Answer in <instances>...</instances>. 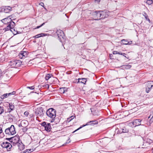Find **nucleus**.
Returning <instances> with one entry per match:
<instances>
[{"label":"nucleus","instance_id":"nucleus-14","mask_svg":"<svg viewBox=\"0 0 153 153\" xmlns=\"http://www.w3.org/2000/svg\"><path fill=\"white\" fill-rule=\"evenodd\" d=\"M28 122L26 120H23L21 123L19 125V126H20V125L23 127L25 128L28 125Z\"/></svg>","mask_w":153,"mask_h":153},{"label":"nucleus","instance_id":"nucleus-54","mask_svg":"<svg viewBox=\"0 0 153 153\" xmlns=\"http://www.w3.org/2000/svg\"><path fill=\"white\" fill-rule=\"evenodd\" d=\"M152 149H153V148Z\"/></svg>","mask_w":153,"mask_h":153},{"label":"nucleus","instance_id":"nucleus-48","mask_svg":"<svg viewBox=\"0 0 153 153\" xmlns=\"http://www.w3.org/2000/svg\"><path fill=\"white\" fill-rule=\"evenodd\" d=\"M111 55H112V54H110V58L111 59Z\"/></svg>","mask_w":153,"mask_h":153},{"label":"nucleus","instance_id":"nucleus-20","mask_svg":"<svg viewBox=\"0 0 153 153\" xmlns=\"http://www.w3.org/2000/svg\"><path fill=\"white\" fill-rule=\"evenodd\" d=\"M122 67L124 69H128L131 68V66L130 65L128 64L126 65H123L122 66Z\"/></svg>","mask_w":153,"mask_h":153},{"label":"nucleus","instance_id":"nucleus-27","mask_svg":"<svg viewBox=\"0 0 153 153\" xmlns=\"http://www.w3.org/2000/svg\"><path fill=\"white\" fill-rule=\"evenodd\" d=\"M14 106L12 104H9V108L11 111L13 110L14 108Z\"/></svg>","mask_w":153,"mask_h":153},{"label":"nucleus","instance_id":"nucleus-15","mask_svg":"<svg viewBox=\"0 0 153 153\" xmlns=\"http://www.w3.org/2000/svg\"><path fill=\"white\" fill-rule=\"evenodd\" d=\"M101 19H104L108 16V12L100 11Z\"/></svg>","mask_w":153,"mask_h":153},{"label":"nucleus","instance_id":"nucleus-13","mask_svg":"<svg viewBox=\"0 0 153 153\" xmlns=\"http://www.w3.org/2000/svg\"><path fill=\"white\" fill-rule=\"evenodd\" d=\"M142 120L140 119H136L132 122V123L133 125L136 126L141 125V122Z\"/></svg>","mask_w":153,"mask_h":153},{"label":"nucleus","instance_id":"nucleus-41","mask_svg":"<svg viewBox=\"0 0 153 153\" xmlns=\"http://www.w3.org/2000/svg\"><path fill=\"white\" fill-rule=\"evenodd\" d=\"M12 29H13V33L14 34H16V33H16V31H15V29L14 28V27H13Z\"/></svg>","mask_w":153,"mask_h":153},{"label":"nucleus","instance_id":"nucleus-42","mask_svg":"<svg viewBox=\"0 0 153 153\" xmlns=\"http://www.w3.org/2000/svg\"><path fill=\"white\" fill-rule=\"evenodd\" d=\"M94 0V1L95 2H96L97 3H99L100 1V0Z\"/></svg>","mask_w":153,"mask_h":153},{"label":"nucleus","instance_id":"nucleus-44","mask_svg":"<svg viewBox=\"0 0 153 153\" xmlns=\"http://www.w3.org/2000/svg\"><path fill=\"white\" fill-rule=\"evenodd\" d=\"M122 55L123 56L125 57L126 58H127V59H128V58H129L128 56H126V55Z\"/></svg>","mask_w":153,"mask_h":153},{"label":"nucleus","instance_id":"nucleus-25","mask_svg":"<svg viewBox=\"0 0 153 153\" xmlns=\"http://www.w3.org/2000/svg\"><path fill=\"white\" fill-rule=\"evenodd\" d=\"M122 42L124 45H128L129 44V42L127 41H126L125 39H123L121 41Z\"/></svg>","mask_w":153,"mask_h":153},{"label":"nucleus","instance_id":"nucleus-19","mask_svg":"<svg viewBox=\"0 0 153 153\" xmlns=\"http://www.w3.org/2000/svg\"><path fill=\"white\" fill-rule=\"evenodd\" d=\"M45 130L47 131H50L51 129V124L50 123L47 124V125L45 126Z\"/></svg>","mask_w":153,"mask_h":153},{"label":"nucleus","instance_id":"nucleus-51","mask_svg":"<svg viewBox=\"0 0 153 153\" xmlns=\"http://www.w3.org/2000/svg\"><path fill=\"white\" fill-rule=\"evenodd\" d=\"M1 70L0 69V74H1Z\"/></svg>","mask_w":153,"mask_h":153},{"label":"nucleus","instance_id":"nucleus-8","mask_svg":"<svg viewBox=\"0 0 153 153\" xmlns=\"http://www.w3.org/2000/svg\"><path fill=\"white\" fill-rule=\"evenodd\" d=\"M1 146L3 148H5L7 151L10 150L12 148V145L8 142H4L1 144Z\"/></svg>","mask_w":153,"mask_h":153},{"label":"nucleus","instance_id":"nucleus-12","mask_svg":"<svg viewBox=\"0 0 153 153\" xmlns=\"http://www.w3.org/2000/svg\"><path fill=\"white\" fill-rule=\"evenodd\" d=\"M89 123H91L90 124L91 125L94 126L95 125H96L98 124V122L96 120H93V121H89V122L87 123V124L86 125H83L82 126H80L77 129L75 130L74 132H75L77 130H78L79 129H80L82 128V127H84L86 125H88L89 124Z\"/></svg>","mask_w":153,"mask_h":153},{"label":"nucleus","instance_id":"nucleus-2","mask_svg":"<svg viewBox=\"0 0 153 153\" xmlns=\"http://www.w3.org/2000/svg\"><path fill=\"white\" fill-rule=\"evenodd\" d=\"M5 133L6 134L8 135H13L15 134L16 132L14 126L12 125L10 127L6 128L5 130Z\"/></svg>","mask_w":153,"mask_h":153},{"label":"nucleus","instance_id":"nucleus-11","mask_svg":"<svg viewBox=\"0 0 153 153\" xmlns=\"http://www.w3.org/2000/svg\"><path fill=\"white\" fill-rule=\"evenodd\" d=\"M100 11L97 12L95 11L93 13V15L94 18V19L98 20L101 19Z\"/></svg>","mask_w":153,"mask_h":153},{"label":"nucleus","instance_id":"nucleus-50","mask_svg":"<svg viewBox=\"0 0 153 153\" xmlns=\"http://www.w3.org/2000/svg\"><path fill=\"white\" fill-rule=\"evenodd\" d=\"M151 117V114H150V115L148 117V118H149L150 117Z\"/></svg>","mask_w":153,"mask_h":153},{"label":"nucleus","instance_id":"nucleus-37","mask_svg":"<svg viewBox=\"0 0 153 153\" xmlns=\"http://www.w3.org/2000/svg\"><path fill=\"white\" fill-rule=\"evenodd\" d=\"M24 114L25 116H27L29 114V112L27 111H25L24 112Z\"/></svg>","mask_w":153,"mask_h":153},{"label":"nucleus","instance_id":"nucleus-31","mask_svg":"<svg viewBox=\"0 0 153 153\" xmlns=\"http://www.w3.org/2000/svg\"><path fill=\"white\" fill-rule=\"evenodd\" d=\"M153 117V115L152 116V117H151V119L150 120L149 123V125H150V124L152 123L153 121V119H152Z\"/></svg>","mask_w":153,"mask_h":153},{"label":"nucleus","instance_id":"nucleus-33","mask_svg":"<svg viewBox=\"0 0 153 153\" xmlns=\"http://www.w3.org/2000/svg\"><path fill=\"white\" fill-rule=\"evenodd\" d=\"M31 149H27L25 150V152L26 153H29V152H32V151H31Z\"/></svg>","mask_w":153,"mask_h":153},{"label":"nucleus","instance_id":"nucleus-40","mask_svg":"<svg viewBox=\"0 0 153 153\" xmlns=\"http://www.w3.org/2000/svg\"><path fill=\"white\" fill-rule=\"evenodd\" d=\"M113 53L114 54H118V52L117 51H113Z\"/></svg>","mask_w":153,"mask_h":153},{"label":"nucleus","instance_id":"nucleus-29","mask_svg":"<svg viewBox=\"0 0 153 153\" xmlns=\"http://www.w3.org/2000/svg\"><path fill=\"white\" fill-rule=\"evenodd\" d=\"M4 112L3 108L0 106V114H1Z\"/></svg>","mask_w":153,"mask_h":153},{"label":"nucleus","instance_id":"nucleus-35","mask_svg":"<svg viewBox=\"0 0 153 153\" xmlns=\"http://www.w3.org/2000/svg\"><path fill=\"white\" fill-rule=\"evenodd\" d=\"M27 88H29L30 89L33 90L34 88V86H33L31 87H27Z\"/></svg>","mask_w":153,"mask_h":153},{"label":"nucleus","instance_id":"nucleus-23","mask_svg":"<svg viewBox=\"0 0 153 153\" xmlns=\"http://www.w3.org/2000/svg\"><path fill=\"white\" fill-rule=\"evenodd\" d=\"M45 36V34L44 33H40L38 34H37L34 36H33V37L35 38H39L41 37H42Z\"/></svg>","mask_w":153,"mask_h":153},{"label":"nucleus","instance_id":"nucleus-34","mask_svg":"<svg viewBox=\"0 0 153 153\" xmlns=\"http://www.w3.org/2000/svg\"><path fill=\"white\" fill-rule=\"evenodd\" d=\"M2 97H3V99L7 98L8 97V96L7 95V94H3V96H2Z\"/></svg>","mask_w":153,"mask_h":153},{"label":"nucleus","instance_id":"nucleus-16","mask_svg":"<svg viewBox=\"0 0 153 153\" xmlns=\"http://www.w3.org/2000/svg\"><path fill=\"white\" fill-rule=\"evenodd\" d=\"M3 11H4L5 13H8L12 10V7L10 6H5L2 9Z\"/></svg>","mask_w":153,"mask_h":153},{"label":"nucleus","instance_id":"nucleus-9","mask_svg":"<svg viewBox=\"0 0 153 153\" xmlns=\"http://www.w3.org/2000/svg\"><path fill=\"white\" fill-rule=\"evenodd\" d=\"M15 25L16 24L14 22H12V23H10V24L8 25L7 27L5 28L4 29L5 30V31L10 30L12 32H13V29H12V28L14 27Z\"/></svg>","mask_w":153,"mask_h":153},{"label":"nucleus","instance_id":"nucleus-46","mask_svg":"<svg viewBox=\"0 0 153 153\" xmlns=\"http://www.w3.org/2000/svg\"><path fill=\"white\" fill-rule=\"evenodd\" d=\"M40 4L41 6H42L44 4V3L42 2H41L40 3Z\"/></svg>","mask_w":153,"mask_h":153},{"label":"nucleus","instance_id":"nucleus-18","mask_svg":"<svg viewBox=\"0 0 153 153\" xmlns=\"http://www.w3.org/2000/svg\"><path fill=\"white\" fill-rule=\"evenodd\" d=\"M27 55V53L25 51H21L19 55V57L21 59L23 57H26Z\"/></svg>","mask_w":153,"mask_h":153},{"label":"nucleus","instance_id":"nucleus-43","mask_svg":"<svg viewBox=\"0 0 153 153\" xmlns=\"http://www.w3.org/2000/svg\"><path fill=\"white\" fill-rule=\"evenodd\" d=\"M2 128L0 127V134L2 133Z\"/></svg>","mask_w":153,"mask_h":153},{"label":"nucleus","instance_id":"nucleus-22","mask_svg":"<svg viewBox=\"0 0 153 153\" xmlns=\"http://www.w3.org/2000/svg\"><path fill=\"white\" fill-rule=\"evenodd\" d=\"M91 110L92 114L93 115H98L97 113V111L94 110V109L93 108H91Z\"/></svg>","mask_w":153,"mask_h":153},{"label":"nucleus","instance_id":"nucleus-49","mask_svg":"<svg viewBox=\"0 0 153 153\" xmlns=\"http://www.w3.org/2000/svg\"><path fill=\"white\" fill-rule=\"evenodd\" d=\"M147 20H148L149 21H150V20L149 19V18H147V19H146Z\"/></svg>","mask_w":153,"mask_h":153},{"label":"nucleus","instance_id":"nucleus-10","mask_svg":"<svg viewBox=\"0 0 153 153\" xmlns=\"http://www.w3.org/2000/svg\"><path fill=\"white\" fill-rule=\"evenodd\" d=\"M153 86V82L152 81H149L147 82L146 85V92L148 93L150 91L151 89H152Z\"/></svg>","mask_w":153,"mask_h":153},{"label":"nucleus","instance_id":"nucleus-17","mask_svg":"<svg viewBox=\"0 0 153 153\" xmlns=\"http://www.w3.org/2000/svg\"><path fill=\"white\" fill-rule=\"evenodd\" d=\"M17 145L19 147V149L20 150L22 151L25 148V146L22 143V141H20V142L18 143Z\"/></svg>","mask_w":153,"mask_h":153},{"label":"nucleus","instance_id":"nucleus-30","mask_svg":"<svg viewBox=\"0 0 153 153\" xmlns=\"http://www.w3.org/2000/svg\"><path fill=\"white\" fill-rule=\"evenodd\" d=\"M143 15L145 17L146 19H147V18L148 17V16L147 14L144 12L143 13Z\"/></svg>","mask_w":153,"mask_h":153},{"label":"nucleus","instance_id":"nucleus-47","mask_svg":"<svg viewBox=\"0 0 153 153\" xmlns=\"http://www.w3.org/2000/svg\"><path fill=\"white\" fill-rule=\"evenodd\" d=\"M126 132V131H124V129H123V132Z\"/></svg>","mask_w":153,"mask_h":153},{"label":"nucleus","instance_id":"nucleus-6","mask_svg":"<svg viewBox=\"0 0 153 153\" xmlns=\"http://www.w3.org/2000/svg\"><path fill=\"white\" fill-rule=\"evenodd\" d=\"M45 113V111L42 108H39L36 110L35 112V114L36 116H39L41 117L43 116Z\"/></svg>","mask_w":153,"mask_h":153},{"label":"nucleus","instance_id":"nucleus-53","mask_svg":"<svg viewBox=\"0 0 153 153\" xmlns=\"http://www.w3.org/2000/svg\"><path fill=\"white\" fill-rule=\"evenodd\" d=\"M23 153H26V152H23Z\"/></svg>","mask_w":153,"mask_h":153},{"label":"nucleus","instance_id":"nucleus-38","mask_svg":"<svg viewBox=\"0 0 153 153\" xmlns=\"http://www.w3.org/2000/svg\"><path fill=\"white\" fill-rule=\"evenodd\" d=\"M45 24V23H43L41 25L39 26H38L36 27V28L38 29L40 28V27H41L43 25H44Z\"/></svg>","mask_w":153,"mask_h":153},{"label":"nucleus","instance_id":"nucleus-1","mask_svg":"<svg viewBox=\"0 0 153 153\" xmlns=\"http://www.w3.org/2000/svg\"><path fill=\"white\" fill-rule=\"evenodd\" d=\"M46 114L48 117L52 119L51 122H53L56 119H55L56 117V110L53 108H49L47 110Z\"/></svg>","mask_w":153,"mask_h":153},{"label":"nucleus","instance_id":"nucleus-28","mask_svg":"<svg viewBox=\"0 0 153 153\" xmlns=\"http://www.w3.org/2000/svg\"><path fill=\"white\" fill-rule=\"evenodd\" d=\"M16 92L15 91H13L12 93H7V95L8 96V97L9 96H11V95H14L15 94Z\"/></svg>","mask_w":153,"mask_h":153},{"label":"nucleus","instance_id":"nucleus-3","mask_svg":"<svg viewBox=\"0 0 153 153\" xmlns=\"http://www.w3.org/2000/svg\"><path fill=\"white\" fill-rule=\"evenodd\" d=\"M21 64V62L19 60H12L9 62V66L10 67L17 68L20 66Z\"/></svg>","mask_w":153,"mask_h":153},{"label":"nucleus","instance_id":"nucleus-5","mask_svg":"<svg viewBox=\"0 0 153 153\" xmlns=\"http://www.w3.org/2000/svg\"><path fill=\"white\" fill-rule=\"evenodd\" d=\"M13 143L15 144H18L20 142V138L19 136L16 135L13 137L10 138H7Z\"/></svg>","mask_w":153,"mask_h":153},{"label":"nucleus","instance_id":"nucleus-24","mask_svg":"<svg viewBox=\"0 0 153 153\" xmlns=\"http://www.w3.org/2000/svg\"><path fill=\"white\" fill-rule=\"evenodd\" d=\"M51 74H47L45 77V79H46V80H48L51 77Z\"/></svg>","mask_w":153,"mask_h":153},{"label":"nucleus","instance_id":"nucleus-39","mask_svg":"<svg viewBox=\"0 0 153 153\" xmlns=\"http://www.w3.org/2000/svg\"><path fill=\"white\" fill-rule=\"evenodd\" d=\"M118 54H120V55H126V54L125 53H122L120 52H118Z\"/></svg>","mask_w":153,"mask_h":153},{"label":"nucleus","instance_id":"nucleus-4","mask_svg":"<svg viewBox=\"0 0 153 153\" xmlns=\"http://www.w3.org/2000/svg\"><path fill=\"white\" fill-rule=\"evenodd\" d=\"M15 19V18L12 17V15H11L2 19L1 21L4 24L8 25L10 24V23L12 22H14L12 21Z\"/></svg>","mask_w":153,"mask_h":153},{"label":"nucleus","instance_id":"nucleus-36","mask_svg":"<svg viewBox=\"0 0 153 153\" xmlns=\"http://www.w3.org/2000/svg\"><path fill=\"white\" fill-rule=\"evenodd\" d=\"M41 125L42 126H44L45 128V126L47 125V124L45 122H44L41 124Z\"/></svg>","mask_w":153,"mask_h":153},{"label":"nucleus","instance_id":"nucleus-26","mask_svg":"<svg viewBox=\"0 0 153 153\" xmlns=\"http://www.w3.org/2000/svg\"><path fill=\"white\" fill-rule=\"evenodd\" d=\"M146 3L149 5H151L153 3V1L152 0H147Z\"/></svg>","mask_w":153,"mask_h":153},{"label":"nucleus","instance_id":"nucleus-32","mask_svg":"<svg viewBox=\"0 0 153 153\" xmlns=\"http://www.w3.org/2000/svg\"><path fill=\"white\" fill-rule=\"evenodd\" d=\"M74 118V116H72L70 118L68 119V120L69 122L70 121L72 120Z\"/></svg>","mask_w":153,"mask_h":153},{"label":"nucleus","instance_id":"nucleus-52","mask_svg":"<svg viewBox=\"0 0 153 153\" xmlns=\"http://www.w3.org/2000/svg\"><path fill=\"white\" fill-rule=\"evenodd\" d=\"M153 115V114H151V116H152V117Z\"/></svg>","mask_w":153,"mask_h":153},{"label":"nucleus","instance_id":"nucleus-45","mask_svg":"<svg viewBox=\"0 0 153 153\" xmlns=\"http://www.w3.org/2000/svg\"><path fill=\"white\" fill-rule=\"evenodd\" d=\"M46 87H47L48 88V89L49 88V85L48 84H47L46 85Z\"/></svg>","mask_w":153,"mask_h":153},{"label":"nucleus","instance_id":"nucleus-21","mask_svg":"<svg viewBox=\"0 0 153 153\" xmlns=\"http://www.w3.org/2000/svg\"><path fill=\"white\" fill-rule=\"evenodd\" d=\"M86 82V79H79L78 82H81L84 84H85Z\"/></svg>","mask_w":153,"mask_h":153},{"label":"nucleus","instance_id":"nucleus-7","mask_svg":"<svg viewBox=\"0 0 153 153\" xmlns=\"http://www.w3.org/2000/svg\"><path fill=\"white\" fill-rule=\"evenodd\" d=\"M56 35L58 36V38L59 40L61 42L64 39L63 36H64V34L63 32L60 30H57L56 32Z\"/></svg>","mask_w":153,"mask_h":153}]
</instances>
